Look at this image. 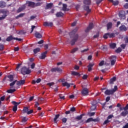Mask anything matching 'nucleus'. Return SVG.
Segmentation results:
<instances>
[{"mask_svg": "<svg viewBox=\"0 0 128 128\" xmlns=\"http://www.w3.org/2000/svg\"><path fill=\"white\" fill-rule=\"evenodd\" d=\"M35 36L37 38H42V36L38 32H36Z\"/></svg>", "mask_w": 128, "mask_h": 128, "instance_id": "412c9836", "label": "nucleus"}, {"mask_svg": "<svg viewBox=\"0 0 128 128\" xmlns=\"http://www.w3.org/2000/svg\"><path fill=\"white\" fill-rule=\"evenodd\" d=\"M70 36L71 38H72V36L74 38L70 42L72 46H74V44H76V40H78V36L77 34L74 33V32H72L71 33H70Z\"/></svg>", "mask_w": 128, "mask_h": 128, "instance_id": "f03ea898", "label": "nucleus"}, {"mask_svg": "<svg viewBox=\"0 0 128 128\" xmlns=\"http://www.w3.org/2000/svg\"><path fill=\"white\" fill-rule=\"evenodd\" d=\"M62 10H64V12H68V5H66V4H62Z\"/></svg>", "mask_w": 128, "mask_h": 128, "instance_id": "aec40b11", "label": "nucleus"}, {"mask_svg": "<svg viewBox=\"0 0 128 128\" xmlns=\"http://www.w3.org/2000/svg\"><path fill=\"white\" fill-rule=\"evenodd\" d=\"M82 94L83 96H88V88H83Z\"/></svg>", "mask_w": 128, "mask_h": 128, "instance_id": "9b49d317", "label": "nucleus"}, {"mask_svg": "<svg viewBox=\"0 0 128 128\" xmlns=\"http://www.w3.org/2000/svg\"><path fill=\"white\" fill-rule=\"evenodd\" d=\"M72 74L73 76H80V73L76 72H72Z\"/></svg>", "mask_w": 128, "mask_h": 128, "instance_id": "72a5a7b5", "label": "nucleus"}, {"mask_svg": "<svg viewBox=\"0 0 128 128\" xmlns=\"http://www.w3.org/2000/svg\"><path fill=\"white\" fill-rule=\"evenodd\" d=\"M26 8V5H24L22 8H20L18 12H22V10H24Z\"/></svg>", "mask_w": 128, "mask_h": 128, "instance_id": "c85d7f7f", "label": "nucleus"}, {"mask_svg": "<svg viewBox=\"0 0 128 128\" xmlns=\"http://www.w3.org/2000/svg\"><path fill=\"white\" fill-rule=\"evenodd\" d=\"M52 6V4H48L46 5V8H50Z\"/></svg>", "mask_w": 128, "mask_h": 128, "instance_id": "37998d69", "label": "nucleus"}, {"mask_svg": "<svg viewBox=\"0 0 128 128\" xmlns=\"http://www.w3.org/2000/svg\"><path fill=\"white\" fill-rule=\"evenodd\" d=\"M26 4H28V6H31L32 8H34V6H36V4L34 2L27 1Z\"/></svg>", "mask_w": 128, "mask_h": 128, "instance_id": "4468645a", "label": "nucleus"}, {"mask_svg": "<svg viewBox=\"0 0 128 128\" xmlns=\"http://www.w3.org/2000/svg\"><path fill=\"white\" fill-rule=\"evenodd\" d=\"M78 48H74L72 50L71 54H74V52H78Z\"/></svg>", "mask_w": 128, "mask_h": 128, "instance_id": "4c0bfd02", "label": "nucleus"}, {"mask_svg": "<svg viewBox=\"0 0 128 128\" xmlns=\"http://www.w3.org/2000/svg\"><path fill=\"white\" fill-rule=\"evenodd\" d=\"M112 4L114 6H118V1H113Z\"/></svg>", "mask_w": 128, "mask_h": 128, "instance_id": "a18cd8bd", "label": "nucleus"}, {"mask_svg": "<svg viewBox=\"0 0 128 128\" xmlns=\"http://www.w3.org/2000/svg\"><path fill=\"white\" fill-rule=\"evenodd\" d=\"M2 14H5L2 16V17H0V20H4L6 18V16H8L6 14H8V12L6 10H2Z\"/></svg>", "mask_w": 128, "mask_h": 128, "instance_id": "1a4fd4ad", "label": "nucleus"}, {"mask_svg": "<svg viewBox=\"0 0 128 128\" xmlns=\"http://www.w3.org/2000/svg\"><path fill=\"white\" fill-rule=\"evenodd\" d=\"M16 82H18V80H14V81H13L12 82H11L10 84V88H16V86H14V84H16Z\"/></svg>", "mask_w": 128, "mask_h": 128, "instance_id": "2eb2a0df", "label": "nucleus"}, {"mask_svg": "<svg viewBox=\"0 0 128 128\" xmlns=\"http://www.w3.org/2000/svg\"><path fill=\"white\" fill-rule=\"evenodd\" d=\"M24 82H26V80H21L20 81H17L16 85L17 86H22L23 84H24Z\"/></svg>", "mask_w": 128, "mask_h": 128, "instance_id": "dca6fc26", "label": "nucleus"}, {"mask_svg": "<svg viewBox=\"0 0 128 128\" xmlns=\"http://www.w3.org/2000/svg\"><path fill=\"white\" fill-rule=\"evenodd\" d=\"M19 34H26V32L24 31V30H22L20 32Z\"/></svg>", "mask_w": 128, "mask_h": 128, "instance_id": "79ce46f5", "label": "nucleus"}, {"mask_svg": "<svg viewBox=\"0 0 128 128\" xmlns=\"http://www.w3.org/2000/svg\"><path fill=\"white\" fill-rule=\"evenodd\" d=\"M116 46V44L115 43H111L110 44V48H114Z\"/></svg>", "mask_w": 128, "mask_h": 128, "instance_id": "7c9ffc66", "label": "nucleus"}, {"mask_svg": "<svg viewBox=\"0 0 128 128\" xmlns=\"http://www.w3.org/2000/svg\"><path fill=\"white\" fill-rule=\"evenodd\" d=\"M28 120V118H26V117L23 118L22 122H26Z\"/></svg>", "mask_w": 128, "mask_h": 128, "instance_id": "bf43d9fd", "label": "nucleus"}, {"mask_svg": "<svg viewBox=\"0 0 128 128\" xmlns=\"http://www.w3.org/2000/svg\"><path fill=\"white\" fill-rule=\"evenodd\" d=\"M12 104L14 106L13 107V111L16 112V110H18V106L20 102H16L13 101L12 102Z\"/></svg>", "mask_w": 128, "mask_h": 128, "instance_id": "6e6552de", "label": "nucleus"}, {"mask_svg": "<svg viewBox=\"0 0 128 128\" xmlns=\"http://www.w3.org/2000/svg\"><path fill=\"white\" fill-rule=\"evenodd\" d=\"M4 50V45L0 44V50Z\"/></svg>", "mask_w": 128, "mask_h": 128, "instance_id": "69168bd1", "label": "nucleus"}, {"mask_svg": "<svg viewBox=\"0 0 128 128\" xmlns=\"http://www.w3.org/2000/svg\"><path fill=\"white\" fill-rule=\"evenodd\" d=\"M110 122V120L108 119H107L106 120L103 124H108V122Z\"/></svg>", "mask_w": 128, "mask_h": 128, "instance_id": "49530a36", "label": "nucleus"}, {"mask_svg": "<svg viewBox=\"0 0 128 128\" xmlns=\"http://www.w3.org/2000/svg\"><path fill=\"white\" fill-rule=\"evenodd\" d=\"M59 96L61 100H64V96H62V94H60Z\"/></svg>", "mask_w": 128, "mask_h": 128, "instance_id": "0e129e2a", "label": "nucleus"}, {"mask_svg": "<svg viewBox=\"0 0 128 128\" xmlns=\"http://www.w3.org/2000/svg\"><path fill=\"white\" fill-rule=\"evenodd\" d=\"M14 38H12V36H10L6 38V41L7 42H10V40H14Z\"/></svg>", "mask_w": 128, "mask_h": 128, "instance_id": "473e14b6", "label": "nucleus"}, {"mask_svg": "<svg viewBox=\"0 0 128 128\" xmlns=\"http://www.w3.org/2000/svg\"><path fill=\"white\" fill-rule=\"evenodd\" d=\"M21 72L22 74H30V70L24 66L21 69Z\"/></svg>", "mask_w": 128, "mask_h": 128, "instance_id": "20e7f679", "label": "nucleus"}, {"mask_svg": "<svg viewBox=\"0 0 128 128\" xmlns=\"http://www.w3.org/2000/svg\"><path fill=\"white\" fill-rule=\"evenodd\" d=\"M110 36V33H107L104 36V38H108Z\"/></svg>", "mask_w": 128, "mask_h": 128, "instance_id": "a19ab883", "label": "nucleus"}, {"mask_svg": "<svg viewBox=\"0 0 128 128\" xmlns=\"http://www.w3.org/2000/svg\"><path fill=\"white\" fill-rule=\"evenodd\" d=\"M66 120H68V119H66V118H63L62 119V122L66 123Z\"/></svg>", "mask_w": 128, "mask_h": 128, "instance_id": "13d9d810", "label": "nucleus"}, {"mask_svg": "<svg viewBox=\"0 0 128 128\" xmlns=\"http://www.w3.org/2000/svg\"><path fill=\"white\" fill-rule=\"evenodd\" d=\"M120 30H127L126 27V26L124 25L120 26Z\"/></svg>", "mask_w": 128, "mask_h": 128, "instance_id": "a878e982", "label": "nucleus"}, {"mask_svg": "<svg viewBox=\"0 0 128 128\" xmlns=\"http://www.w3.org/2000/svg\"><path fill=\"white\" fill-rule=\"evenodd\" d=\"M120 20H126V12L124 11H121L118 14Z\"/></svg>", "mask_w": 128, "mask_h": 128, "instance_id": "423d86ee", "label": "nucleus"}, {"mask_svg": "<svg viewBox=\"0 0 128 128\" xmlns=\"http://www.w3.org/2000/svg\"><path fill=\"white\" fill-rule=\"evenodd\" d=\"M109 58L111 62V66H114V64H116V56H112L110 57Z\"/></svg>", "mask_w": 128, "mask_h": 128, "instance_id": "0eeeda50", "label": "nucleus"}, {"mask_svg": "<svg viewBox=\"0 0 128 128\" xmlns=\"http://www.w3.org/2000/svg\"><path fill=\"white\" fill-rule=\"evenodd\" d=\"M104 61H102V62L99 64L100 66H104Z\"/></svg>", "mask_w": 128, "mask_h": 128, "instance_id": "5fc2aeb1", "label": "nucleus"}, {"mask_svg": "<svg viewBox=\"0 0 128 128\" xmlns=\"http://www.w3.org/2000/svg\"><path fill=\"white\" fill-rule=\"evenodd\" d=\"M16 92V89H10L7 90V92H8V94H12V92Z\"/></svg>", "mask_w": 128, "mask_h": 128, "instance_id": "c756f323", "label": "nucleus"}, {"mask_svg": "<svg viewBox=\"0 0 128 128\" xmlns=\"http://www.w3.org/2000/svg\"><path fill=\"white\" fill-rule=\"evenodd\" d=\"M24 112H26L27 114L28 112V107H25L24 108L23 110Z\"/></svg>", "mask_w": 128, "mask_h": 128, "instance_id": "58836bf2", "label": "nucleus"}, {"mask_svg": "<svg viewBox=\"0 0 128 128\" xmlns=\"http://www.w3.org/2000/svg\"><path fill=\"white\" fill-rule=\"evenodd\" d=\"M40 106V103H38V102H35V108H38V106Z\"/></svg>", "mask_w": 128, "mask_h": 128, "instance_id": "4d7b16f0", "label": "nucleus"}, {"mask_svg": "<svg viewBox=\"0 0 128 128\" xmlns=\"http://www.w3.org/2000/svg\"><path fill=\"white\" fill-rule=\"evenodd\" d=\"M124 8H128V4H126L124 5Z\"/></svg>", "mask_w": 128, "mask_h": 128, "instance_id": "338daca9", "label": "nucleus"}, {"mask_svg": "<svg viewBox=\"0 0 128 128\" xmlns=\"http://www.w3.org/2000/svg\"><path fill=\"white\" fill-rule=\"evenodd\" d=\"M54 84V83L52 82L47 84V86H52Z\"/></svg>", "mask_w": 128, "mask_h": 128, "instance_id": "09e8293b", "label": "nucleus"}, {"mask_svg": "<svg viewBox=\"0 0 128 128\" xmlns=\"http://www.w3.org/2000/svg\"><path fill=\"white\" fill-rule=\"evenodd\" d=\"M99 36H100V33L98 32L96 35L94 36V38H98Z\"/></svg>", "mask_w": 128, "mask_h": 128, "instance_id": "6e6d98bb", "label": "nucleus"}, {"mask_svg": "<svg viewBox=\"0 0 128 128\" xmlns=\"http://www.w3.org/2000/svg\"><path fill=\"white\" fill-rule=\"evenodd\" d=\"M84 8L85 10L87 12V13L90 12L91 10L90 9L88 6L90 4V0H84Z\"/></svg>", "mask_w": 128, "mask_h": 128, "instance_id": "f257e3e1", "label": "nucleus"}, {"mask_svg": "<svg viewBox=\"0 0 128 128\" xmlns=\"http://www.w3.org/2000/svg\"><path fill=\"white\" fill-rule=\"evenodd\" d=\"M52 72H62V70L60 68H53L51 70Z\"/></svg>", "mask_w": 128, "mask_h": 128, "instance_id": "a211bd4d", "label": "nucleus"}, {"mask_svg": "<svg viewBox=\"0 0 128 128\" xmlns=\"http://www.w3.org/2000/svg\"><path fill=\"white\" fill-rule=\"evenodd\" d=\"M70 112H76V108L72 107L70 108Z\"/></svg>", "mask_w": 128, "mask_h": 128, "instance_id": "ea45409f", "label": "nucleus"}, {"mask_svg": "<svg viewBox=\"0 0 128 128\" xmlns=\"http://www.w3.org/2000/svg\"><path fill=\"white\" fill-rule=\"evenodd\" d=\"M61 82H62V84L63 86H66L67 88H68L70 86L71 84H72L68 83V82H66L65 79H62Z\"/></svg>", "mask_w": 128, "mask_h": 128, "instance_id": "39448f33", "label": "nucleus"}, {"mask_svg": "<svg viewBox=\"0 0 128 128\" xmlns=\"http://www.w3.org/2000/svg\"><path fill=\"white\" fill-rule=\"evenodd\" d=\"M6 6V2H0V8H5Z\"/></svg>", "mask_w": 128, "mask_h": 128, "instance_id": "cd10ccee", "label": "nucleus"}, {"mask_svg": "<svg viewBox=\"0 0 128 128\" xmlns=\"http://www.w3.org/2000/svg\"><path fill=\"white\" fill-rule=\"evenodd\" d=\"M112 22H109L107 24V30H110V28H112Z\"/></svg>", "mask_w": 128, "mask_h": 128, "instance_id": "bb28decb", "label": "nucleus"}, {"mask_svg": "<svg viewBox=\"0 0 128 128\" xmlns=\"http://www.w3.org/2000/svg\"><path fill=\"white\" fill-rule=\"evenodd\" d=\"M8 78L10 79V82H12V80H14V76L12 75L8 76Z\"/></svg>", "mask_w": 128, "mask_h": 128, "instance_id": "f704fd0d", "label": "nucleus"}, {"mask_svg": "<svg viewBox=\"0 0 128 128\" xmlns=\"http://www.w3.org/2000/svg\"><path fill=\"white\" fill-rule=\"evenodd\" d=\"M96 102L94 101L92 102V106H91V110H94L96 108Z\"/></svg>", "mask_w": 128, "mask_h": 128, "instance_id": "f8f14e48", "label": "nucleus"}, {"mask_svg": "<svg viewBox=\"0 0 128 128\" xmlns=\"http://www.w3.org/2000/svg\"><path fill=\"white\" fill-rule=\"evenodd\" d=\"M116 52H122V48H118L116 50Z\"/></svg>", "mask_w": 128, "mask_h": 128, "instance_id": "3c124183", "label": "nucleus"}, {"mask_svg": "<svg viewBox=\"0 0 128 128\" xmlns=\"http://www.w3.org/2000/svg\"><path fill=\"white\" fill-rule=\"evenodd\" d=\"M123 128H128V123H127L124 127Z\"/></svg>", "mask_w": 128, "mask_h": 128, "instance_id": "774afa93", "label": "nucleus"}, {"mask_svg": "<svg viewBox=\"0 0 128 128\" xmlns=\"http://www.w3.org/2000/svg\"><path fill=\"white\" fill-rule=\"evenodd\" d=\"M40 50V48H36L34 50V54H38Z\"/></svg>", "mask_w": 128, "mask_h": 128, "instance_id": "2f4dec72", "label": "nucleus"}, {"mask_svg": "<svg viewBox=\"0 0 128 128\" xmlns=\"http://www.w3.org/2000/svg\"><path fill=\"white\" fill-rule=\"evenodd\" d=\"M118 90V86H114V88L112 90H107L105 91L104 94L107 96H110V94H114V93L116 92Z\"/></svg>", "mask_w": 128, "mask_h": 128, "instance_id": "7ed1b4c3", "label": "nucleus"}, {"mask_svg": "<svg viewBox=\"0 0 128 128\" xmlns=\"http://www.w3.org/2000/svg\"><path fill=\"white\" fill-rule=\"evenodd\" d=\"M48 46H50V44H47L44 46V48L45 50H48Z\"/></svg>", "mask_w": 128, "mask_h": 128, "instance_id": "603ef678", "label": "nucleus"}, {"mask_svg": "<svg viewBox=\"0 0 128 128\" xmlns=\"http://www.w3.org/2000/svg\"><path fill=\"white\" fill-rule=\"evenodd\" d=\"M60 118V114H56L55 116V118H54V122L56 124L58 122V118Z\"/></svg>", "mask_w": 128, "mask_h": 128, "instance_id": "b1692460", "label": "nucleus"}, {"mask_svg": "<svg viewBox=\"0 0 128 128\" xmlns=\"http://www.w3.org/2000/svg\"><path fill=\"white\" fill-rule=\"evenodd\" d=\"M94 66V63H90L89 65L88 66V72H90L92 70V68Z\"/></svg>", "mask_w": 128, "mask_h": 128, "instance_id": "6ab92c4d", "label": "nucleus"}, {"mask_svg": "<svg viewBox=\"0 0 128 128\" xmlns=\"http://www.w3.org/2000/svg\"><path fill=\"white\" fill-rule=\"evenodd\" d=\"M116 77H114L110 80V84H114V82H116Z\"/></svg>", "mask_w": 128, "mask_h": 128, "instance_id": "e433bc0d", "label": "nucleus"}, {"mask_svg": "<svg viewBox=\"0 0 128 128\" xmlns=\"http://www.w3.org/2000/svg\"><path fill=\"white\" fill-rule=\"evenodd\" d=\"M94 28V24L92 23H90L89 26L85 30V32H88L90 30Z\"/></svg>", "mask_w": 128, "mask_h": 128, "instance_id": "9d476101", "label": "nucleus"}, {"mask_svg": "<svg viewBox=\"0 0 128 128\" xmlns=\"http://www.w3.org/2000/svg\"><path fill=\"white\" fill-rule=\"evenodd\" d=\"M124 111L122 112L121 114L122 116H126V114H128V110L125 108H124Z\"/></svg>", "mask_w": 128, "mask_h": 128, "instance_id": "4be33fe9", "label": "nucleus"}, {"mask_svg": "<svg viewBox=\"0 0 128 128\" xmlns=\"http://www.w3.org/2000/svg\"><path fill=\"white\" fill-rule=\"evenodd\" d=\"M32 112H34L33 110H28V112H27V114H32Z\"/></svg>", "mask_w": 128, "mask_h": 128, "instance_id": "e2e57ef3", "label": "nucleus"}, {"mask_svg": "<svg viewBox=\"0 0 128 128\" xmlns=\"http://www.w3.org/2000/svg\"><path fill=\"white\" fill-rule=\"evenodd\" d=\"M88 48L81 50V52H88Z\"/></svg>", "mask_w": 128, "mask_h": 128, "instance_id": "680f3d73", "label": "nucleus"}, {"mask_svg": "<svg viewBox=\"0 0 128 128\" xmlns=\"http://www.w3.org/2000/svg\"><path fill=\"white\" fill-rule=\"evenodd\" d=\"M52 22H44V26H52Z\"/></svg>", "mask_w": 128, "mask_h": 128, "instance_id": "f3484780", "label": "nucleus"}, {"mask_svg": "<svg viewBox=\"0 0 128 128\" xmlns=\"http://www.w3.org/2000/svg\"><path fill=\"white\" fill-rule=\"evenodd\" d=\"M46 54H48V51H46L45 52L42 53L41 56H40V60H44L46 58Z\"/></svg>", "mask_w": 128, "mask_h": 128, "instance_id": "ddd939ff", "label": "nucleus"}, {"mask_svg": "<svg viewBox=\"0 0 128 128\" xmlns=\"http://www.w3.org/2000/svg\"><path fill=\"white\" fill-rule=\"evenodd\" d=\"M82 115H80V116H77L76 117V120H82Z\"/></svg>", "mask_w": 128, "mask_h": 128, "instance_id": "8fccbe9b", "label": "nucleus"}, {"mask_svg": "<svg viewBox=\"0 0 128 128\" xmlns=\"http://www.w3.org/2000/svg\"><path fill=\"white\" fill-rule=\"evenodd\" d=\"M114 118V115L110 114L108 116V120H110V118Z\"/></svg>", "mask_w": 128, "mask_h": 128, "instance_id": "864d4df0", "label": "nucleus"}, {"mask_svg": "<svg viewBox=\"0 0 128 128\" xmlns=\"http://www.w3.org/2000/svg\"><path fill=\"white\" fill-rule=\"evenodd\" d=\"M94 122V120L92 118H89L86 120V122Z\"/></svg>", "mask_w": 128, "mask_h": 128, "instance_id": "c9c22d12", "label": "nucleus"}, {"mask_svg": "<svg viewBox=\"0 0 128 128\" xmlns=\"http://www.w3.org/2000/svg\"><path fill=\"white\" fill-rule=\"evenodd\" d=\"M40 82H42V79L38 78V79H37V80L36 81L34 80H33L32 84H36V82L37 84H40Z\"/></svg>", "mask_w": 128, "mask_h": 128, "instance_id": "393cba45", "label": "nucleus"}, {"mask_svg": "<svg viewBox=\"0 0 128 128\" xmlns=\"http://www.w3.org/2000/svg\"><path fill=\"white\" fill-rule=\"evenodd\" d=\"M56 16L57 18H62V16H64V14L62 12H58L56 14Z\"/></svg>", "mask_w": 128, "mask_h": 128, "instance_id": "5701e85b", "label": "nucleus"}, {"mask_svg": "<svg viewBox=\"0 0 128 128\" xmlns=\"http://www.w3.org/2000/svg\"><path fill=\"white\" fill-rule=\"evenodd\" d=\"M24 16V14H21L16 17V18H22Z\"/></svg>", "mask_w": 128, "mask_h": 128, "instance_id": "c03bdc74", "label": "nucleus"}, {"mask_svg": "<svg viewBox=\"0 0 128 128\" xmlns=\"http://www.w3.org/2000/svg\"><path fill=\"white\" fill-rule=\"evenodd\" d=\"M114 34L109 33V38H114Z\"/></svg>", "mask_w": 128, "mask_h": 128, "instance_id": "052dcab7", "label": "nucleus"}, {"mask_svg": "<svg viewBox=\"0 0 128 128\" xmlns=\"http://www.w3.org/2000/svg\"><path fill=\"white\" fill-rule=\"evenodd\" d=\"M94 112H89L88 114V116H94Z\"/></svg>", "mask_w": 128, "mask_h": 128, "instance_id": "de8ad7c7", "label": "nucleus"}]
</instances>
